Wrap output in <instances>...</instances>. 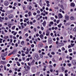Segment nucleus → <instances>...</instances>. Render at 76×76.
<instances>
[{
  "label": "nucleus",
  "instance_id": "7",
  "mask_svg": "<svg viewBox=\"0 0 76 76\" xmlns=\"http://www.w3.org/2000/svg\"><path fill=\"white\" fill-rule=\"evenodd\" d=\"M1 64H2L4 65L6 64V62L1 61Z\"/></svg>",
  "mask_w": 76,
  "mask_h": 76
},
{
  "label": "nucleus",
  "instance_id": "10",
  "mask_svg": "<svg viewBox=\"0 0 76 76\" xmlns=\"http://www.w3.org/2000/svg\"><path fill=\"white\" fill-rule=\"evenodd\" d=\"M70 6L71 7H75V4L74 3H71Z\"/></svg>",
  "mask_w": 76,
  "mask_h": 76
},
{
  "label": "nucleus",
  "instance_id": "23",
  "mask_svg": "<svg viewBox=\"0 0 76 76\" xmlns=\"http://www.w3.org/2000/svg\"><path fill=\"white\" fill-rule=\"evenodd\" d=\"M61 49L62 51H64V50H65V48H64V47L62 48Z\"/></svg>",
  "mask_w": 76,
  "mask_h": 76
},
{
  "label": "nucleus",
  "instance_id": "51",
  "mask_svg": "<svg viewBox=\"0 0 76 76\" xmlns=\"http://www.w3.org/2000/svg\"><path fill=\"white\" fill-rule=\"evenodd\" d=\"M24 3L25 4H27V2H26V1H24Z\"/></svg>",
  "mask_w": 76,
  "mask_h": 76
},
{
  "label": "nucleus",
  "instance_id": "16",
  "mask_svg": "<svg viewBox=\"0 0 76 76\" xmlns=\"http://www.w3.org/2000/svg\"><path fill=\"white\" fill-rule=\"evenodd\" d=\"M70 25V23H66V26H68V25Z\"/></svg>",
  "mask_w": 76,
  "mask_h": 76
},
{
  "label": "nucleus",
  "instance_id": "63",
  "mask_svg": "<svg viewBox=\"0 0 76 76\" xmlns=\"http://www.w3.org/2000/svg\"><path fill=\"white\" fill-rule=\"evenodd\" d=\"M65 76H68V74L66 73L65 74Z\"/></svg>",
  "mask_w": 76,
  "mask_h": 76
},
{
  "label": "nucleus",
  "instance_id": "8",
  "mask_svg": "<svg viewBox=\"0 0 76 76\" xmlns=\"http://www.w3.org/2000/svg\"><path fill=\"white\" fill-rule=\"evenodd\" d=\"M58 16L59 18H63V16H62V15H61V13H60L58 14Z\"/></svg>",
  "mask_w": 76,
  "mask_h": 76
},
{
  "label": "nucleus",
  "instance_id": "38",
  "mask_svg": "<svg viewBox=\"0 0 76 76\" xmlns=\"http://www.w3.org/2000/svg\"><path fill=\"white\" fill-rule=\"evenodd\" d=\"M31 47H32V48H34V45H31Z\"/></svg>",
  "mask_w": 76,
  "mask_h": 76
},
{
  "label": "nucleus",
  "instance_id": "26",
  "mask_svg": "<svg viewBox=\"0 0 76 76\" xmlns=\"http://www.w3.org/2000/svg\"><path fill=\"white\" fill-rule=\"evenodd\" d=\"M4 19L5 20H8V18L7 17H5Z\"/></svg>",
  "mask_w": 76,
  "mask_h": 76
},
{
  "label": "nucleus",
  "instance_id": "1",
  "mask_svg": "<svg viewBox=\"0 0 76 76\" xmlns=\"http://www.w3.org/2000/svg\"><path fill=\"white\" fill-rule=\"evenodd\" d=\"M58 47H63L64 45V43H59L58 44Z\"/></svg>",
  "mask_w": 76,
  "mask_h": 76
},
{
  "label": "nucleus",
  "instance_id": "19",
  "mask_svg": "<svg viewBox=\"0 0 76 76\" xmlns=\"http://www.w3.org/2000/svg\"><path fill=\"white\" fill-rule=\"evenodd\" d=\"M7 38H9V36H8L5 37H4V39H7Z\"/></svg>",
  "mask_w": 76,
  "mask_h": 76
},
{
  "label": "nucleus",
  "instance_id": "34",
  "mask_svg": "<svg viewBox=\"0 0 76 76\" xmlns=\"http://www.w3.org/2000/svg\"><path fill=\"white\" fill-rule=\"evenodd\" d=\"M12 54H13L12 52L10 53L8 55V56H11Z\"/></svg>",
  "mask_w": 76,
  "mask_h": 76
},
{
  "label": "nucleus",
  "instance_id": "64",
  "mask_svg": "<svg viewBox=\"0 0 76 76\" xmlns=\"http://www.w3.org/2000/svg\"><path fill=\"white\" fill-rule=\"evenodd\" d=\"M9 7L10 8H12V5H10L9 6Z\"/></svg>",
  "mask_w": 76,
  "mask_h": 76
},
{
  "label": "nucleus",
  "instance_id": "55",
  "mask_svg": "<svg viewBox=\"0 0 76 76\" xmlns=\"http://www.w3.org/2000/svg\"><path fill=\"white\" fill-rule=\"evenodd\" d=\"M59 60L61 61V60H62V58H61V57H60V58L59 59Z\"/></svg>",
  "mask_w": 76,
  "mask_h": 76
},
{
  "label": "nucleus",
  "instance_id": "13",
  "mask_svg": "<svg viewBox=\"0 0 76 76\" xmlns=\"http://www.w3.org/2000/svg\"><path fill=\"white\" fill-rule=\"evenodd\" d=\"M35 61L34 60H33V61L31 62V64H33L35 63Z\"/></svg>",
  "mask_w": 76,
  "mask_h": 76
},
{
  "label": "nucleus",
  "instance_id": "59",
  "mask_svg": "<svg viewBox=\"0 0 76 76\" xmlns=\"http://www.w3.org/2000/svg\"><path fill=\"white\" fill-rule=\"evenodd\" d=\"M32 9V7L31 6H30L29 7V9L30 10H31Z\"/></svg>",
  "mask_w": 76,
  "mask_h": 76
},
{
  "label": "nucleus",
  "instance_id": "41",
  "mask_svg": "<svg viewBox=\"0 0 76 76\" xmlns=\"http://www.w3.org/2000/svg\"><path fill=\"white\" fill-rule=\"evenodd\" d=\"M15 61H18V58H15Z\"/></svg>",
  "mask_w": 76,
  "mask_h": 76
},
{
  "label": "nucleus",
  "instance_id": "25",
  "mask_svg": "<svg viewBox=\"0 0 76 76\" xmlns=\"http://www.w3.org/2000/svg\"><path fill=\"white\" fill-rule=\"evenodd\" d=\"M40 57H41V58H42V57H43V55H42V54H40Z\"/></svg>",
  "mask_w": 76,
  "mask_h": 76
},
{
  "label": "nucleus",
  "instance_id": "56",
  "mask_svg": "<svg viewBox=\"0 0 76 76\" xmlns=\"http://www.w3.org/2000/svg\"><path fill=\"white\" fill-rule=\"evenodd\" d=\"M22 56H25V54L23 53H22Z\"/></svg>",
  "mask_w": 76,
  "mask_h": 76
},
{
  "label": "nucleus",
  "instance_id": "53",
  "mask_svg": "<svg viewBox=\"0 0 76 76\" xmlns=\"http://www.w3.org/2000/svg\"><path fill=\"white\" fill-rule=\"evenodd\" d=\"M53 47V46L52 45H51L49 46V48H52V47Z\"/></svg>",
  "mask_w": 76,
  "mask_h": 76
},
{
  "label": "nucleus",
  "instance_id": "48",
  "mask_svg": "<svg viewBox=\"0 0 76 76\" xmlns=\"http://www.w3.org/2000/svg\"><path fill=\"white\" fill-rule=\"evenodd\" d=\"M1 15L2 16H4V13H2Z\"/></svg>",
  "mask_w": 76,
  "mask_h": 76
},
{
  "label": "nucleus",
  "instance_id": "50",
  "mask_svg": "<svg viewBox=\"0 0 76 76\" xmlns=\"http://www.w3.org/2000/svg\"><path fill=\"white\" fill-rule=\"evenodd\" d=\"M68 66H69V67H70V66H71V64H68Z\"/></svg>",
  "mask_w": 76,
  "mask_h": 76
},
{
  "label": "nucleus",
  "instance_id": "45",
  "mask_svg": "<svg viewBox=\"0 0 76 76\" xmlns=\"http://www.w3.org/2000/svg\"><path fill=\"white\" fill-rule=\"evenodd\" d=\"M68 72V70H66L65 71V73H66Z\"/></svg>",
  "mask_w": 76,
  "mask_h": 76
},
{
  "label": "nucleus",
  "instance_id": "58",
  "mask_svg": "<svg viewBox=\"0 0 76 76\" xmlns=\"http://www.w3.org/2000/svg\"><path fill=\"white\" fill-rule=\"evenodd\" d=\"M7 67H10V65L9 64H7Z\"/></svg>",
  "mask_w": 76,
  "mask_h": 76
},
{
  "label": "nucleus",
  "instance_id": "30",
  "mask_svg": "<svg viewBox=\"0 0 76 76\" xmlns=\"http://www.w3.org/2000/svg\"><path fill=\"white\" fill-rule=\"evenodd\" d=\"M49 67H50V69H52V68L53 67V66L51 65H50Z\"/></svg>",
  "mask_w": 76,
  "mask_h": 76
},
{
  "label": "nucleus",
  "instance_id": "11",
  "mask_svg": "<svg viewBox=\"0 0 76 76\" xmlns=\"http://www.w3.org/2000/svg\"><path fill=\"white\" fill-rule=\"evenodd\" d=\"M43 26H45L46 25V21L45 20L44 21L43 23Z\"/></svg>",
  "mask_w": 76,
  "mask_h": 76
},
{
  "label": "nucleus",
  "instance_id": "61",
  "mask_svg": "<svg viewBox=\"0 0 76 76\" xmlns=\"http://www.w3.org/2000/svg\"><path fill=\"white\" fill-rule=\"evenodd\" d=\"M71 76H75V75H74L73 74V73H72L71 74Z\"/></svg>",
  "mask_w": 76,
  "mask_h": 76
},
{
  "label": "nucleus",
  "instance_id": "62",
  "mask_svg": "<svg viewBox=\"0 0 76 76\" xmlns=\"http://www.w3.org/2000/svg\"><path fill=\"white\" fill-rule=\"evenodd\" d=\"M28 52H27V51L26 52H25L26 54H28Z\"/></svg>",
  "mask_w": 76,
  "mask_h": 76
},
{
  "label": "nucleus",
  "instance_id": "4",
  "mask_svg": "<svg viewBox=\"0 0 76 76\" xmlns=\"http://www.w3.org/2000/svg\"><path fill=\"white\" fill-rule=\"evenodd\" d=\"M49 43L50 44H51L52 43V39L51 38H49L48 39Z\"/></svg>",
  "mask_w": 76,
  "mask_h": 76
},
{
  "label": "nucleus",
  "instance_id": "24",
  "mask_svg": "<svg viewBox=\"0 0 76 76\" xmlns=\"http://www.w3.org/2000/svg\"><path fill=\"white\" fill-rule=\"evenodd\" d=\"M46 33L49 34H50V31H48V30L46 31Z\"/></svg>",
  "mask_w": 76,
  "mask_h": 76
},
{
  "label": "nucleus",
  "instance_id": "39",
  "mask_svg": "<svg viewBox=\"0 0 76 76\" xmlns=\"http://www.w3.org/2000/svg\"><path fill=\"white\" fill-rule=\"evenodd\" d=\"M50 24H51V25H53V23H53V21H51L50 23Z\"/></svg>",
  "mask_w": 76,
  "mask_h": 76
},
{
  "label": "nucleus",
  "instance_id": "28",
  "mask_svg": "<svg viewBox=\"0 0 76 76\" xmlns=\"http://www.w3.org/2000/svg\"><path fill=\"white\" fill-rule=\"evenodd\" d=\"M69 52H72V50L71 49H69Z\"/></svg>",
  "mask_w": 76,
  "mask_h": 76
},
{
  "label": "nucleus",
  "instance_id": "14",
  "mask_svg": "<svg viewBox=\"0 0 76 76\" xmlns=\"http://www.w3.org/2000/svg\"><path fill=\"white\" fill-rule=\"evenodd\" d=\"M28 16H30L32 15V14H31V12L30 11L28 13Z\"/></svg>",
  "mask_w": 76,
  "mask_h": 76
},
{
  "label": "nucleus",
  "instance_id": "54",
  "mask_svg": "<svg viewBox=\"0 0 76 76\" xmlns=\"http://www.w3.org/2000/svg\"><path fill=\"white\" fill-rule=\"evenodd\" d=\"M41 29L42 31H43V30H44V27H41Z\"/></svg>",
  "mask_w": 76,
  "mask_h": 76
},
{
  "label": "nucleus",
  "instance_id": "3",
  "mask_svg": "<svg viewBox=\"0 0 76 76\" xmlns=\"http://www.w3.org/2000/svg\"><path fill=\"white\" fill-rule=\"evenodd\" d=\"M65 19L66 20H69V16L68 15H65Z\"/></svg>",
  "mask_w": 76,
  "mask_h": 76
},
{
  "label": "nucleus",
  "instance_id": "60",
  "mask_svg": "<svg viewBox=\"0 0 76 76\" xmlns=\"http://www.w3.org/2000/svg\"><path fill=\"white\" fill-rule=\"evenodd\" d=\"M2 34H3V35H4V31H1Z\"/></svg>",
  "mask_w": 76,
  "mask_h": 76
},
{
  "label": "nucleus",
  "instance_id": "15",
  "mask_svg": "<svg viewBox=\"0 0 76 76\" xmlns=\"http://www.w3.org/2000/svg\"><path fill=\"white\" fill-rule=\"evenodd\" d=\"M64 70H65V69H64V67H62V72H63L64 71Z\"/></svg>",
  "mask_w": 76,
  "mask_h": 76
},
{
  "label": "nucleus",
  "instance_id": "17",
  "mask_svg": "<svg viewBox=\"0 0 76 76\" xmlns=\"http://www.w3.org/2000/svg\"><path fill=\"white\" fill-rule=\"evenodd\" d=\"M61 25H62V24L60 23L59 25H58V28H61Z\"/></svg>",
  "mask_w": 76,
  "mask_h": 76
},
{
  "label": "nucleus",
  "instance_id": "36",
  "mask_svg": "<svg viewBox=\"0 0 76 76\" xmlns=\"http://www.w3.org/2000/svg\"><path fill=\"white\" fill-rule=\"evenodd\" d=\"M39 73H40V72H38L37 73V75H38V76H39Z\"/></svg>",
  "mask_w": 76,
  "mask_h": 76
},
{
  "label": "nucleus",
  "instance_id": "33",
  "mask_svg": "<svg viewBox=\"0 0 76 76\" xmlns=\"http://www.w3.org/2000/svg\"><path fill=\"white\" fill-rule=\"evenodd\" d=\"M69 60H72V57L71 56H70L69 57Z\"/></svg>",
  "mask_w": 76,
  "mask_h": 76
},
{
  "label": "nucleus",
  "instance_id": "27",
  "mask_svg": "<svg viewBox=\"0 0 76 76\" xmlns=\"http://www.w3.org/2000/svg\"><path fill=\"white\" fill-rule=\"evenodd\" d=\"M54 9H56V10H58V7H55L54 8Z\"/></svg>",
  "mask_w": 76,
  "mask_h": 76
},
{
  "label": "nucleus",
  "instance_id": "47",
  "mask_svg": "<svg viewBox=\"0 0 76 76\" xmlns=\"http://www.w3.org/2000/svg\"><path fill=\"white\" fill-rule=\"evenodd\" d=\"M71 45L72 47H73L74 46V45H75V44H71Z\"/></svg>",
  "mask_w": 76,
  "mask_h": 76
},
{
  "label": "nucleus",
  "instance_id": "49",
  "mask_svg": "<svg viewBox=\"0 0 76 76\" xmlns=\"http://www.w3.org/2000/svg\"><path fill=\"white\" fill-rule=\"evenodd\" d=\"M37 13H40V11L39 10H37Z\"/></svg>",
  "mask_w": 76,
  "mask_h": 76
},
{
  "label": "nucleus",
  "instance_id": "42",
  "mask_svg": "<svg viewBox=\"0 0 76 76\" xmlns=\"http://www.w3.org/2000/svg\"><path fill=\"white\" fill-rule=\"evenodd\" d=\"M27 68L28 69V70H29V69H30V67L29 66H27Z\"/></svg>",
  "mask_w": 76,
  "mask_h": 76
},
{
  "label": "nucleus",
  "instance_id": "12",
  "mask_svg": "<svg viewBox=\"0 0 76 76\" xmlns=\"http://www.w3.org/2000/svg\"><path fill=\"white\" fill-rule=\"evenodd\" d=\"M16 52V50H13V51L11 52L12 54H15Z\"/></svg>",
  "mask_w": 76,
  "mask_h": 76
},
{
  "label": "nucleus",
  "instance_id": "57",
  "mask_svg": "<svg viewBox=\"0 0 76 76\" xmlns=\"http://www.w3.org/2000/svg\"><path fill=\"white\" fill-rule=\"evenodd\" d=\"M58 41H57L56 42V44H57L58 45Z\"/></svg>",
  "mask_w": 76,
  "mask_h": 76
},
{
  "label": "nucleus",
  "instance_id": "52",
  "mask_svg": "<svg viewBox=\"0 0 76 76\" xmlns=\"http://www.w3.org/2000/svg\"><path fill=\"white\" fill-rule=\"evenodd\" d=\"M23 10H25L26 9V8H25V7H23Z\"/></svg>",
  "mask_w": 76,
  "mask_h": 76
},
{
  "label": "nucleus",
  "instance_id": "40",
  "mask_svg": "<svg viewBox=\"0 0 76 76\" xmlns=\"http://www.w3.org/2000/svg\"><path fill=\"white\" fill-rule=\"evenodd\" d=\"M50 3V2L48 1H46V3L47 4H49Z\"/></svg>",
  "mask_w": 76,
  "mask_h": 76
},
{
  "label": "nucleus",
  "instance_id": "35",
  "mask_svg": "<svg viewBox=\"0 0 76 76\" xmlns=\"http://www.w3.org/2000/svg\"><path fill=\"white\" fill-rule=\"evenodd\" d=\"M63 42H64V43H66V42H67V40H64Z\"/></svg>",
  "mask_w": 76,
  "mask_h": 76
},
{
  "label": "nucleus",
  "instance_id": "6",
  "mask_svg": "<svg viewBox=\"0 0 76 76\" xmlns=\"http://www.w3.org/2000/svg\"><path fill=\"white\" fill-rule=\"evenodd\" d=\"M72 63L73 65H76V61L74 60H73L72 61Z\"/></svg>",
  "mask_w": 76,
  "mask_h": 76
},
{
  "label": "nucleus",
  "instance_id": "20",
  "mask_svg": "<svg viewBox=\"0 0 76 76\" xmlns=\"http://www.w3.org/2000/svg\"><path fill=\"white\" fill-rule=\"evenodd\" d=\"M3 20H1V17H0V22H2Z\"/></svg>",
  "mask_w": 76,
  "mask_h": 76
},
{
  "label": "nucleus",
  "instance_id": "37",
  "mask_svg": "<svg viewBox=\"0 0 76 76\" xmlns=\"http://www.w3.org/2000/svg\"><path fill=\"white\" fill-rule=\"evenodd\" d=\"M51 54H52L53 55H54L55 54V53L53 52H52L51 53Z\"/></svg>",
  "mask_w": 76,
  "mask_h": 76
},
{
  "label": "nucleus",
  "instance_id": "31",
  "mask_svg": "<svg viewBox=\"0 0 76 76\" xmlns=\"http://www.w3.org/2000/svg\"><path fill=\"white\" fill-rule=\"evenodd\" d=\"M23 44H24V41H22L21 42V44L22 45H23Z\"/></svg>",
  "mask_w": 76,
  "mask_h": 76
},
{
  "label": "nucleus",
  "instance_id": "43",
  "mask_svg": "<svg viewBox=\"0 0 76 76\" xmlns=\"http://www.w3.org/2000/svg\"><path fill=\"white\" fill-rule=\"evenodd\" d=\"M21 75H22V74L20 72L18 73V75L19 76H20Z\"/></svg>",
  "mask_w": 76,
  "mask_h": 76
},
{
  "label": "nucleus",
  "instance_id": "29",
  "mask_svg": "<svg viewBox=\"0 0 76 76\" xmlns=\"http://www.w3.org/2000/svg\"><path fill=\"white\" fill-rule=\"evenodd\" d=\"M2 57V60H6V58H5L3 57Z\"/></svg>",
  "mask_w": 76,
  "mask_h": 76
},
{
  "label": "nucleus",
  "instance_id": "32",
  "mask_svg": "<svg viewBox=\"0 0 76 76\" xmlns=\"http://www.w3.org/2000/svg\"><path fill=\"white\" fill-rule=\"evenodd\" d=\"M15 26H13L12 27V29H15Z\"/></svg>",
  "mask_w": 76,
  "mask_h": 76
},
{
  "label": "nucleus",
  "instance_id": "44",
  "mask_svg": "<svg viewBox=\"0 0 76 76\" xmlns=\"http://www.w3.org/2000/svg\"><path fill=\"white\" fill-rule=\"evenodd\" d=\"M36 15H37V13L36 12L33 13V15H34V16H35Z\"/></svg>",
  "mask_w": 76,
  "mask_h": 76
},
{
  "label": "nucleus",
  "instance_id": "21",
  "mask_svg": "<svg viewBox=\"0 0 76 76\" xmlns=\"http://www.w3.org/2000/svg\"><path fill=\"white\" fill-rule=\"evenodd\" d=\"M71 20H73L74 19V17L73 16L71 17L70 18Z\"/></svg>",
  "mask_w": 76,
  "mask_h": 76
},
{
  "label": "nucleus",
  "instance_id": "22",
  "mask_svg": "<svg viewBox=\"0 0 76 76\" xmlns=\"http://www.w3.org/2000/svg\"><path fill=\"white\" fill-rule=\"evenodd\" d=\"M40 37L41 38H42V37H43V35L41 34L40 36Z\"/></svg>",
  "mask_w": 76,
  "mask_h": 76
},
{
  "label": "nucleus",
  "instance_id": "5",
  "mask_svg": "<svg viewBox=\"0 0 76 76\" xmlns=\"http://www.w3.org/2000/svg\"><path fill=\"white\" fill-rule=\"evenodd\" d=\"M9 17L10 19H12V18H13V15L10 14L9 15Z\"/></svg>",
  "mask_w": 76,
  "mask_h": 76
},
{
  "label": "nucleus",
  "instance_id": "18",
  "mask_svg": "<svg viewBox=\"0 0 76 76\" xmlns=\"http://www.w3.org/2000/svg\"><path fill=\"white\" fill-rule=\"evenodd\" d=\"M61 9H62V10H64V7H63V5H61Z\"/></svg>",
  "mask_w": 76,
  "mask_h": 76
},
{
  "label": "nucleus",
  "instance_id": "2",
  "mask_svg": "<svg viewBox=\"0 0 76 76\" xmlns=\"http://www.w3.org/2000/svg\"><path fill=\"white\" fill-rule=\"evenodd\" d=\"M7 52H6L5 53L2 54L1 55V57H4L6 56H7Z\"/></svg>",
  "mask_w": 76,
  "mask_h": 76
},
{
  "label": "nucleus",
  "instance_id": "46",
  "mask_svg": "<svg viewBox=\"0 0 76 76\" xmlns=\"http://www.w3.org/2000/svg\"><path fill=\"white\" fill-rule=\"evenodd\" d=\"M34 32H37V29H36V28H34Z\"/></svg>",
  "mask_w": 76,
  "mask_h": 76
},
{
  "label": "nucleus",
  "instance_id": "9",
  "mask_svg": "<svg viewBox=\"0 0 76 76\" xmlns=\"http://www.w3.org/2000/svg\"><path fill=\"white\" fill-rule=\"evenodd\" d=\"M4 4L5 6H8L9 5V3L8 1H6L4 3Z\"/></svg>",
  "mask_w": 76,
  "mask_h": 76
}]
</instances>
